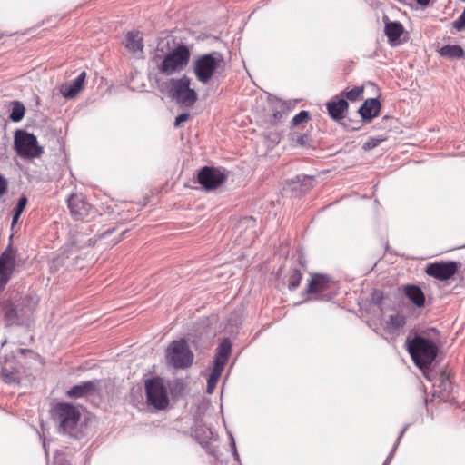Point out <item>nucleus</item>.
Returning a JSON list of instances; mask_svg holds the SVG:
<instances>
[{
	"label": "nucleus",
	"mask_w": 465,
	"mask_h": 465,
	"mask_svg": "<svg viewBox=\"0 0 465 465\" xmlns=\"http://www.w3.org/2000/svg\"><path fill=\"white\" fill-rule=\"evenodd\" d=\"M403 292L405 296L418 308L425 305V295L422 290L417 285H404Z\"/></svg>",
	"instance_id": "nucleus-22"
},
{
	"label": "nucleus",
	"mask_w": 465,
	"mask_h": 465,
	"mask_svg": "<svg viewBox=\"0 0 465 465\" xmlns=\"http://www.w3.org/2000/svg\"><path fill=\"white\" fill-rule=\"evenodd\" d=\"M54 411L60 420V427L64 431L73 430L79 421L80 412L72 404L58 403Z\"/></svg>",
	"instance_id": "nucleus-12"
},
{
	"label": "nucleus",
	"mask_w": 465,
	"mask_h": 465,
	"mask_svg": "<svg viewBox=\"0 0 465 465\" xmlns=\"http://www.w3.org/2000/svg\"><path fill=\"white\" fill-rule=\"evenodd\" d=\"M306 292L313 299L330 300L336 294L335 282L326 274L315 273L312 275Z\"/></svg>",
	"instance_id": "nucleus-8"
},
{
	"label": "nucleus",
	"mask_w": 465,
	"mask_h": 465,
	"mask_svg": "<svg viewBox=\"0 0 465 465\" xmlns=\"http://www.w3.org/2000/svg\"><path fill=\"white\" fill-rule=\"evenodd\" d=\"M302 279V273L299 269H292L288 274V288L290 290H295L300 286Z\"/></svg>",
	"instance_id": "nucleus-28"
},
{
	"label": "nucleus",
	"mask_w": 465,
	"mask_h": 465,
	"mask_svg": "<svg viewBox=\"0 0 465 465\" xmlns=\"http://www.w3.org/2000/svg\"><path fill=\"white\" fill-rule=\"evenodd\" d=\"M386 324L390 332H398L404 328L406 324V317L400 313L391 315Z\"/></svg>",
	"instance_id": "nucleus-25"
},
{
	"label": "nucleus",
	"mask_w": 465,
	"mask_h": 465,
	"mask_svg": "<svg viewBox=\"0 0 465 465\" xmlns=\"http://www.w3.org/2000/svg\"><path fill=\"white\" fill-rule=\"evenodd\" d=\"M147 401L157 410H164L169 405V398L163 382L159 378H152L145 381Z\"/></svg>",
	"instance_id": "nucleus-9"
},
{
	"label": "nucleus",
	"mask_w": 465,
	"mask_h": 465,
	"mask_svg": "<svg viewBox=\"0 0 465 465\" xmlns=\"http://www.w3.org/2000/svg\"><path fill=\"white\" fill-rule=\"evenodd\" d=\"M223 367L213 365V370L211 371V374L208 377L207 380V387L206 391L207 393L211 394L213 393V390L215 389L218 381L222 375V372L223 371Z\"/></svg>",
	"instance_id": "nucleus-26"
},
{
	"label": "nucleus",
	"mask_w": 465,
	"mask_h": 465,
	"mask_svg": "<svg viewBox=\"0 0 465 465\" xmlns=\"http://www.w3.org/2000/svg\"><path fill=\"white\" fill-rule=\"evenodd\" d=\"M223 66L224 58L219 52L198 55L193 61V72L197 81L203 84H209Z\"/></svg>",
	"instance_id": "nucleus-4"
},
{
	"label": "nucleus",
	"mask_w": 465,
	"mask_h": 465,
	"mask_svg": "<svg viewBox=\"0 0 465 465\" xmlns=\"http://www.w3.org/2000/svg\"><path fill=\"white\" fill-rule=\"evenodd\" d=\"M25 115V107L19 102H15L13 104L12 113L10 114V119L14 122H19L23 119Z\"/></svg>",
	"instance_id": "nucleus-30"
},
{
	"label": "nucleus",
	"mask_w": 465,
	"mask_h": 465,
	"mask_svg": "<svg viewBox=\"0 0 465 465\" xmlns=\"http://www.w3.org/2000/svg\"><path fill=\"white\" fill-rule=\"evenodd\" d=\"M14 143L17 154L22 158H39L44 153V149L38 145L36 137L25 130L15 132Z\"/></svg>",
	"instance_id": "nucleus-6"
},
{
	"label": "nucleus",
	"mask_w": 465,
	"mask_h": 465,
	"mask_svg": "<svg viewBox=\"0 0 465 465\" xmlns=\"http://www.w3.org/2000/svg\"><path fill=\"white\" fill-rule=\"evenodd\" d=\"M27 203H28V200L25 195H22L19 198L18 203H17L15 208L14 209L12 226H14L18 222L20 215L25 211V209L27 205Z\"/></svg>",
	"instance_id": "nucleus-29"
},
{
	"label": "nucleus",
	"mask_w": 465,
	"mask_h": 465,
	"mask_svg": "<svg viewBox=\"0 0 465 465\" xmlns=\"http://www.w3.org/2000/svg\"><path fill=\"white\" fill-rule=\"evenodd\" d=\"M8 181L0 174V198L7 193Z\"/></svg>",
	"instance_id": "nucleus-34"
},
{
	"label": "nucleus",
	"mask_w": 465,
	"mask_h": 465,
	"mask_svg": "<svg viewBox=\"0 0 465 465\" xmlns=\"http://www.w3.org/2000/svg\"><path fill=\"white\" fill-rule=\"evenodd\" d=\"M189 114H181L175 118L174 126L178 127L182 123L186 122L189 119Z\"/></svg>",
	"instance_id": "nucleus-35"
},
{
	"label": "nucleus",
	"mask_w": 465,
	"mask_h": 465,
	"mask_svg": "<svg viewBox=\"0 0 465 465\" xmlns=\"http://www.w3.org/2000/svg\"><path fill=\"white\" fill-rule=\"evenodd\" d=\"M121 239H122L121 237H119L118 239H116V240H115V242H114V244H115V243L119 242L121 241Z\"/></svg>",
	"instance_id": "nucleus-39"
},
{
	"label": "nucleus",
	"mask_w": 465,
	"mask_h": 465,
	"mask_svg": "<svg viewBox=\"0 0 465 465\" xmlns=\"http://www.w3.org/2000/svg\"><path fill=\"white\" fill-rule=\"evenodd\" d=\"M124 45L131 54H143L144 47L143 34L138 30L126 32L124 35Z\"/></svg>",
	"instance_id": "nucleus-15"
},
{
	"label": "nucleus",
	"mask_w": 465,
	"mask_h": 465,
	"mask_svg": "<svg viewBox=\"0 0 465 465\" xmlns=\"http://www.w3.org/2000/svg\"><path fill=\"white\" fill-rule=\"evenodd\" d=\"M385 139L384 138H375L370 137L363 144L362 149L365 151H370L381 143Z\"/></svg>",
	"instance_id": "nucleus-32"
},
{
	"label": "nucleus",
	"mask_w": 465,
	"mask_h": 465,
	"mask_svg": "<svg viewBox=\"0 0 465 465\" xmlns=\"http://www.w3.org/2000/svg\"><path fill=\"white\" fill-rule=\"evenodd\" d=\"M384 32L388 37V42L391 46H395L400 43V37L404 32L403 25L400 22H391L388 16L383 17Z\"/></svg>",
	"instance_id": "nucleus-17"
},
{
	"label": "nucleus",
	"mask_w": 465,
	"mask_h": 465,
	"mask_svg": "<svg viewBox=\"0 0 465 465\" xmlns=\"http://www.w3.org/2000/svg\"><path fill=\"white\" fill-rule=\"evenodd\" d=\"M191 79L183 75L181 78H170L159 85V90L182 107H192L197 101L198 95L194 89L190 87Z\"/></svg>",
	"instance_id": "nucleus-3"
},
{
	"label": "nucleus",
	"mask_w": 465,
	"mask_h": 465,
	"mask_svg": "<svg viewBox=\"0 0 465 465\" xmlns=\"http://www.w3.org/2000/svg\"><path fill=\"white\" fill-rule=\"evenodd\" d=\"M416 1L419 5H423V6L427 5L430 2V0H416Z\"/></svg>",
	"instance_id": "nucleus-38"
},
{
	"label": "nucleus",
	"mask_w": 465,
	"mask_h": 465,
	"mask_svg": "<svg viewBox=\"0 0 465 465\" xmlns=\"http://www.w3.org/2000/svg\"><path fill=\"white\" fill-rule=\"evenodd\" d=\"M0 375L5 383H19L20 372L13 362L5 361L0 371Z\"/></svg>",
	"instance_id": "nucleus-23"
},
{
	"label": "nucleus",
	"mask_w": 465,
	"mask_h": 465,
	"mask_svg": "<svg viewBox=\"0 0 465 465\" xmlns=\"http://www.w3.org/2000/svg\"><path fill=\"white\" fill-rule=\"evenodd\" d=\"M310 120V114L308 111H301L292 120V126H299Z\"/></svg>",
	"instance_id": "nucleus-31"
},
{
	"label": "nucleus",
	"mask_w": 465,
	"mask_h": 465,
	"mask_svg": "<svg viewBox=\"0 0 465 465\" xmlns=\"http://www.w3.org/2000/svg\"><path fill=\"white\" fill-rule=\"evenodd\" d=\"M380 110V102L375 98H371L367 99L361 104V106L359 108V114H361L363 120L370 122L379 114Z\"/></svg>",
	"instance_id": "nucleus-19"
},
{
	"label": "nucleus",
	"mask_w": 465,
	"mask_h": 465,
	"mask_svg": "<svg viewBox=\"0 0 465 465\" xmlns=\"http://www.w3.org/2000/svg\"><path fill=\"white\" fill-rule=\"evenodd\" d=\"M226 179V174L214 167L204 166L198 173V183L208 191L217 189Z\"/></svg>",
	"instance_id": "nucleus-14"
},
{
	"label": "nucleus",
	"mask_w": 465,
	"mask_h": 465,
	"mask_svg": "<svg viewBox=\"0 0 465 465\" xmlns=\"http://www.w3.org/2000/svg\"><path fill=\"white\" fill-rule=\"evenodd\" d=\"M35 303L30 295L18 300L5 299L0 302V309L6 326L22 325L35 311Z\"/></svg>",
	"instance_id": "nucleus-2"
},
{
	"label": "nucleus",
	"mask_w": 465,
	"mask_h": 465,
	"mask_svg": "<svg viewBox=\"0 0 465 465\" xmlns=\"http://www.w3.org/2000/svg\"><path fill=\"white\" fill-rule=\"evenodd\" d=\"M114 231V228L108 229L107 231H105L104 232L102 233L101 237L104 238L105 235L112 233Z\"/></svg>",
	"instance_id": "nucleus-37"
},
{
	"label": "nucleus",
	"mask_w": 465,
	"mask_h": 465,
	"mask_svg": "<svg viewBox=\"0 0 465 465\" xmlns=\"http://www.w3.org/2000/svg\"><path fill=\"white\" fill-rule=\"evenodd\" d=\"M166 361L168 364L175 369H185L192 365L193 354L184 339L173 341L168 346Z\"/></svg>",
	"instance_id": "nucleus-7"
},
{
	"label": "nucleus",
	"mask_w": 465,
	"mask_h": 465,
	"mask_svg": "<svg viewBox=\"0 0 465 465\" xmlns=\"http://www.w3.org/2000/svg\"><path fill=\"white\" fill-rule=\"evenodd\" d=\"M460 267V263L450 262H435L426 266L425 272L439 281H447L452 278Z\"/></svg>",
	"instance_id": "nucleus-13"
},
{
	"label": "nucleus",
	"mask_w": 465,
	"mask_h": 465,
	"mask_svg": "<svg viewBox=\"0 0 465 465\" xmlns=\"http://www.w3.org/2000/svg\"><path fill=\"white\" fill-rule=\"evenodd\" d=\"M272 117H273V122L277 123V122L281 121V119L282 118V113L280 111H275L272 114Z\"/></svg>",
	"instance_id": "nucleus-36"
},
{
	"label": "nucleus",
	"mask_w": 465,
	"mask_h": 465,
	"mask_svg": "<svg viewBox=\"0 0 465 465\" xmlns=\"http://www.w3.org/2000/svg\"><path fill=\"white\" fill-rule=\"evenodd\" d=\"M452 27L460 32L465 29V7L460 15L452 22Z\"/></svg>",
	"instance_id": "nucleus-33"
},
{
	"label": "nucleus",
	"mask_w": 465,
	"mask_h": 465,
	"mask_svg": "<svg viewBox=\"0 0 465 465\" xmlns=\"http://www.w3.org/2000/svg\"><path fill=\"white\" fill-rule=\"evenodd\" d=\"M86 72L83 71L73 83L63 84L60 88L62 95L65 98L75 97L84 86Z\"/></svg>",
	"instance_id": "nucleus-18"
},
{
	"label": "nucleus",
	"mask_w": 465,
	"mask_h": 465,
	"mask_svg": "<svg viewBox=\"0 0 465 465\" xmlns=\"http://www.w3.org/2000/svg\"><path fill=\"white\" fill-rule=\"evenodd\" d=\"M326 107L330 116L332 119L339 121L345 117L349 104L344 98L336 95L326 104Z\"/></svg>",
	"instance_id": "nucleus-16"
},
{
	"label": "nucleus",
	"mask_w": 465,
	"mask_h": 465,
	"mask_svg": "<svg viewBox=\"0 0 465 465\" xmlns=\"http://www.w3.org/2000/svg\"><path fill=\"white\" fill-rule=\"evenodd\" d=\"M363 92H364L363 86H358V87H354L351 90L342 91L339 94V96L344 98L345 100L348 99L351 102H356L362 98Z\"/></svg>",
	"instance_id": "nucleus-27"
},
{
	"label": "nucleus",
	"mask_w": 465,
	"mask_h": 465,
	"mask_svg": "<svg viewBox=\"0 0 465 465\" xmlns=\"http://www.w3.org/2000/svg\"><path fill=\"white\" fill-rule=\"evenodd\" d=\"M190 58V48L184 44H179L156 63L157 71L165 76L179 74L187 67Z\"/></svg>",
	"instance_id": "nucleus-5"
},
{
	"label": "nucleus",
	"mask_w": 465,
	"mask_h": 465,
	"mask_svg": "<svg viewBox=\"0 0 465 465\" xmlns=\"http://www.w3.org/2000/svg\"><path fill=\"white\" fill-rule=\"evenodd\" d=\"M440 332L435 328L422 331L406 339V348L414 364L420 369L429 368L438 354Z\"/></svg>",
	"instance_id": "nucleus-1"
},
{
	"label": "nucleus",
	"mask_w": 465,
	"mask_h": 465,
	"mask_svg": "<svg viewBox=\"0 0 465 465\" xmlns=\"http://www.w3.org/2000/svg\"><path fill=\"white\" fill-rule=\"evenodd\" d=\"M96 391L95 381H88L81 384L73 386L68 391L67 396L71 398H81L92 395Z\"/></svg>",
	"instance_id": "nucleus-20"
},
{
	"label": "nucleus",
	"mask_w": 465,
	"mask_h": 465,
	"mask_svg": "<svg viewBox=\"0 0 465 465\" xmlns=\"http://www.w3.org/2000/svg\"><path fill=\"white\" fill-rule=\"evenodd\" d=\"M72 217L75 221L89 222L96 215V209L86 202L82 194L72 193L67 200Z\"/></svg>",
	"instance_id": "nucleus-10"
},
{
	"label": "nucleus",
	"mask_w": 465,
	"mask_h": 465,
	"mask_svg": "<svg viewBox=\"0 0 465 465\" xmlns=\"http://www.w3.org/2000/svg\"><path fill=\"white\" fill-rule=\"evenodd\" d=\"M16 266V250L9 244L0 255V292L3 291Z\"/></svg>",
	"instance_id": "nucleus-11"
},
{
	"label": "nucleus",
	"mask_w": 465,
	"mask_h": 465,
	"mask_svg": "<svg viewBox=\"0 0 465 465\" xmlns=\"http://www.w3.org/2000/svg\"><path fill=\"white\" fill-rule=\"evenodd\" d=\"M232 351V342L226 338L222 341L216 349V355L213 365L224 368Z\"/></svg>",
	"instance_id": "nucleus-21"
},
{
	"label": "nucleus",
	"mask_w": 465,
	"mask_h": 465,
	"mask_svg": "<svg viewBox=\"0 0 465 465\" xmlns=\"http://www.w3.org/2000/svg\"><path fill=\"white\" fill-rule=\"evenodd\" d=\"M438 52L440 56L447 57L449 59H460L465 55L463 48L458 45H446Z\"/></svg>",
	"instance_id": "nucleus-24"
}]
</instances>
